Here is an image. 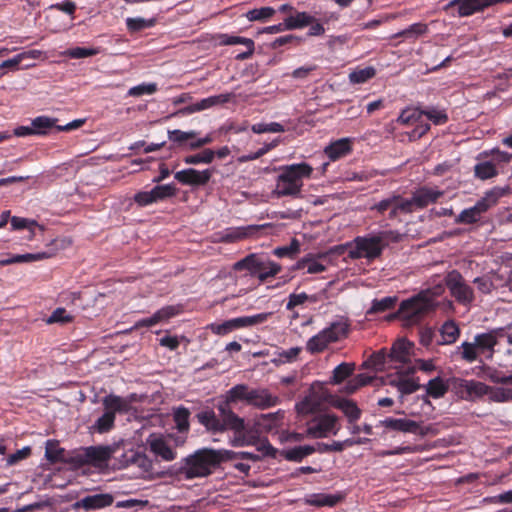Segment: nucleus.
<instances>
[{"mask_svg": "<svg viewBox=\"0 0 512 512\" xmlns=\"http://www.w3.org/2000/svg\"><path fill=\"white\" fill-rule=\"evenodd\" d=\"M279 174L272 195L280 197L300 196L304 180L309 179L313 173V167L306 162L284 165L278 168Z\"/></svg>", "mask_w": 512, "mask_h": 512, "instance_id": "nucleus-1", "label": "nucleus"}, {"mask_svg": "<svg viewBox=\"0 0 512 512\" xmlns=\"http://www.w3.org/2000/svg\"><path fill=\"white\" fill-rule=\"evenodd\" d=\"M220 418L214 411H203L197 415L199 422L212 432H223L226 429L233 430L235 433L243 432L245 429L244 419L239 417L227 405L218 404Z\"/></svg>", "mask_w": 512, "mask_h": 512, "instance_id": "nucleus-2", "label": "nucleus"}, {"mask_svg": "<svg viewBox=\"0 0 512 512\" xmlns=\"http://www.w3.org/2000/svg\"><path fill=\"white\" fill-rule=\"evenodd\" d=\"M217 467L214 449L203 448L182 460L178 473L191 480L209 476Z\"/></svg>", "mask_w": 512, "mask_h": 512, "instance_id": "nucleus-3", "label": "nucleus"}, {"mask_svg": "<svg viewBox=\"0 0 512 512\" xmlns=\"http://www.w3.org/2000/svg\"><path fill=\"white\" fill-rule=\"evenodd\" d=\"M392 232H380L374 235L359 236L350 244L348 256L351 259L366 258L373 260L382 254L384 248L387 246V238Z\"/></svg>", "mask_w": 512, "mask_h": 512, "instance_id": "nucleus-4", "label": "nucleus"}, {"mask_svg": "<svg viewBox=\"0 0 512 512\" xmlns=\"http://www.w3.org/2000/svg\"><path fill=\"white\" fill-rule=\"evenodd\" d=\"M349 331L347 320L340 319L330 324L315 336L311 337L306 344V349L312 354L324 351L330 343L346 338Z\"/></svg>", "mask_w": 512, "mask_h": 512, "instance_id": "nucleus-5", "label": "nucleus"}, {"mask_svg": "<svg viewBox=\"0 0 512 512\" xmlns=\"http://www.w3.org/2000/svg\"><path fill=\"white\" fill-rule=\"evenodd\" d=\"M434 309L430 302L418 293L402 301L396 315L403 321L404 326H411L418 323L427 313Z\"/></svg>", "mask_w": 512, "mask_h": 512, "instance_id": "nucleus-6", "label": "nucleus"}, {"mask_svg": "<svg viewBox=\"0 0 512 512\" xmlns=\"http://www.w3.org/2000/svg\"><path fill=\"white\" fill-rule=\"evenodd\" d=\"M444 282L451 297L456 302L464 306H470L473 303L475 299L474 290L458 270L449 271L444 278Z\"/></svg>", "mask_w": 512, "mask_h": 512, "instance_id": "nucleus-7", "label": "nucleus"}, {"mask_svg": "<svg viewBox=\"0 0 512 512\" xmlns=\"http://www.w3.org/2000/svg\"><path fill=\"white\" fill-rule=\"evenodd\" d=\"M387 431H396L402 433H410L425 437L429 434L434 433V429L431 425L423 426L421 422L411 420L408 418H392L387 417L379 422Z\"/></svg>", "mask_w": 512, "mask_h": 512, "instance_id": "nucleus-8", "label": "nucleus"}, {"mask_svg": "<svg viewBox=\"0 0 512 512\" xmlns=\"http://www.w3.org/2000/svg\"><path fill=\"white\" fill-rule=\"evenodd\" d=\"M450 387L454 393L464 400H476L488 394L490 386L476 380L452 378Z\"/></svg>", "mask_w": 512, "mask_h": 512, "instance_id": "nucleus-9", "label": "nucleus"}, {"mask_svg": "<svg viewBox=\"0 0 512 512\" xmlns=\"http://www.w3.org/2000/svg\"><path fill=\"white\" fill-rule=\"evenodd\" d=\"M58 119L49 117V116H38L32 119V130L34 135L44 136L48 135L53 128H56L57 131H70L81 127L85 120L84 119H76L69 122L66 125H57Z\"/></svg>", "mask_w": 512, "mask_h": 512, "instance_id": "nucleus-10", "label": "nucleus"}, {"mask_svg": "<svg viewBox=\"0 0 512 512\" xmlns=\"http://www.w3.org/2000/svg\"><path fill=\"white\" fill-rule=\"evenodd\" d=\"M337 417L335 415H322L316 418L307 428L306 436L311 438H324L328 434H337L338 428H336Z\"/></svg>", "mask_w": 512, "mask_h": 512, "instance_id": "nucleus-11", "label": "nucleus"}, {"mask_svg": "<svg viewBox=\"0 0 512 512\" xmlns=\"http://www.w3.org/2000/svg\"><path fill=\"white\" fill-rule=\"evenodd\" d=\"M113 448L110 446H89L83 449L81 460L97 468L107 466L112 456Z\"/></svg>", "mask_w": 512, "mask_h": 512, "instance_id": "nucleus-12", "label": "nucleus"}, {"mask_svg": "<svg viewBox=\"0 0 512 512\" xmlns=\"http://www.w3.org/2000/svg\"><path fill=\"white\" fill-rule=\"evenodd\" d=\"M213 172V169L199 171L193 168H188L176 172L174 178L183 185L204 186L210 181Z\"/></svg>", "mask_w": 512, "mask_h": 512, "instance_id": "nucleus-13", "label": "nucleus"}, {"mask_svg": "<svg viewBox=\"0 0 512 512\" xmlns=\"http://www.w3.org/2000/svg\"><path fill=\"white\" fill-rule=\"evenodd\" d=\"M497 3H500V0H452L446 9L457 6L458 16L467 17Z\"/></svg>", "mask_w": 512, "mask_h": 512, "instance_id": "nucleus-14", "label": "nucleus"}, {"mask_svg": "<svg viewBox=\"0 0 512 512\" xmlns=\"http://www.w3.org/2000/svg\"><path fill=\"white\" fill-rule=\"evenodd\" d=\"M114 501V498L109 493H101L88 495L83 497L82 499L76 501L73 504L75 509H84L85 511L102 509L110 506Z\"/></svg>", "mask_w": 512, "mask_h": 512, "instance_id": "nucleus-15", "label": "nucleus"}, {"mask_svg": "<svg viewBox=\"0 0 512 512\" xmlns=\"http://www.w3.org/2000/svg\"><path fill=\"white\" fill-rule=\"evenodd\" d=\"M279 403V398L272 395L267 389H250L248 405L258 409H267Z\"/></svg>", "mask_w": 512, "mask_h": 512, "instance_id": "nucleus-16", "label": "nucleus"}, {"mask_svg": "<svg viewBox=\"0 0 512 512\" xmlns=\"http://www.w3.org/2000/svg\"><path fill=\"white\" fill-rule=\"evenodd\" d=\"M147 444L150 450L165 461H172L176 458V452L168 445L166 440L156 434H151L147 438Z\"/></svg>", "mask_w": 512, "mask_h": 512, "instance_id": "nucleus-17", "label": "nucleus"}, {"mask_svg": "<svg viewBox=\"0 0 512 512\" xmlns=\"http://www.w3.org/2000/svg\"><path fill=\"white\" fill-rule=\"evenodd\" d=\"M249 392L250 388L246 384H238L233 386L231 389L226 391V393L222 396V401L219 402L220 405H227V407L231 408L232 404L237 403L238 401H244L248 404L249 401Z\"/></svg>", "mask_w": 512, "mask_h": 512, "instance_id": "nucleus-18", "label": "nucleus"}, {"mask_svg": "<svg viewBox=\"0 0 512 512\" xmlns=\"http://www.w3.org/2000/svg\"><path fill=\"white\" fill-rule=\"evenodd\" d=\"M179 313V308L176 306H166L155 312L152 316L139 320L135 327H151L157 323L167 320Z\"/></svg>", "mask_w": 512, "mask_h": 512, "instance_id": "nucleus-19", "label": "nucleus"}, {"mask_svg": "<svg viewBox=\"0 0 512 512\" xmlns=\"http://www.w3.org/2000/svg\"><path fill=\"white\" fill-rule=\"evenodd\" d=\"M259 226L249 225L246 227H237L226 230L224 233L220 234L217 241L225 242V243H233L244 238L249 237L253 232L257 231Z\"/></svg>", "mask_w": 512, "mask_h": 512, "instance_id": "nucleus-20", "label": "nucleus"}, {"mask_svg": "<svg viewBox=\"0 0 512 512\" xmlns=\"http://www.w3.org/2000/svg\"><path fill=\"white\" fill-rule=\"evenodd\" d=\"M446 391L447 387L444 385L441 378L437 377L431 379L426 387L427 395L420 398L422 401V407L426 406L430 411H432V403L428 399V396H432L433 398H440L446 393Z\"/></svg>", "mask_w": 512, "mask_h": 512, "instance_id": "nucleus-21", "label": "nucleus"}, {"mask_svg": "<svg viewBox=\"0 0 512 512\" xmlns=\"http://www.w3.org/2000/svg\"><path fill=\"white\" fill-rule=\"evenodd\" d=\"M351 139L350 138H342L325 148V154L330 160H337L345 155H347L351 151Z\"/></svg>", "mask_w": 512, "mask_h": 512, "instance_id": "nucleus-22", "label": "nucleus"}, {"mask_svg": "<svg viewBox=\"0 0 512 512\" xmlns=\"http://www.w3.org/2000/svg\"><path fill=\"white\" fill-rule=\"evenodd\" d=\"M502 329L499 330H491L487 333L478 334L474 337V341L479 348V350L484 351L488 350L490 352L489 357H492L494 352V347L498 343V333H500Z\"/></svg>", "mask_w": 512, "mask_h": 512, "instance_id": "nucleus-23", "label": "nucleus"}, {"mask_svg": "<svg viewBox=\"0 0 512 512\" xmlns=\"http://www.w3.org/2000/svg\"><path fill=\"white\" fill-rule=\"evenodd\" d=\"M411 348L412 343L405 339H399L391 347L388 357L392 361L405 363L406 361H408Z\"/></svg>", "mask_w": 512, "mask_h": 512, "instance_id": "nucleus-24", "label": "nucleus"}, {"mask_svg": "<svg viewBox=\"0 0 512 512\" xmlns=\"http://www.w3.org/2000/svg\"><path fill=\"white\" fill-rule=\"evenodd\" d=\"M443 192L439 190H435L432 188H421L416 191L413 195V201L415 205L422 208L431 203H434L440 196H442Z\"/></svg>", "mask_w": 512, "mask_h": 512, "instance_id": "nucleus-25", "label": "nucleus"}, {"mask_svg": "<svg viewBox=\"0 0 512 512\" xmlns=\"http://www.w3.org/2000/svg\"><path fill=\"white\" fill-rule=\"evenodd\" d=\"M284 413L279 410L274 413L262 414L256 421V424L262 428L265 432H271L280 425V421L283 419Z\"/></svg>", "mask_w": 512, "mask_h": 512, "instance_id": "nucleus-26", "label": "nucleus"}, {"mask_svg": "<svg viewBox=\"0 0 512 512\" xmlns=\"http://www.w3.org/2000/svg\"><path fill=\"white\" fill-rule=\"evenodd\" d=\"M314 452H316L315 446L303 445L283 450L281 455L288 461L300 462L305 457L313 454Z\"/></svg>", "mask_w": 512, "mask_h": 512, "instance_id": "nucleus-27", "label": "nucleus"}, {"mask_svg": "<svg viewBox=\"0 0 512 512\" xmlns=\"http://www.w3.org/2000/svg\"><path fill=\"white\" fill-rule=\"evenodd\" d=\"M334 406L344 413L350 423L356 422L361 416V410L352 400L339 399Z\"/></svg>", "mask_w": 512, "mask_h": 512, "instance_id": "nucleus-28", "label": "nucleus"}, {"mask_svg": "<svg viewBox=\"0 0 512 512\" xmlns=\"http://www.w3.org/2000/svg\"><path fill=\"white\" fill-rule=\"evenodd\" d=\"M508 188L494 187L487 191L485 195L477 201L482 209L486 212L489 208L496 205L498 200L508 193Z\"/></svg>", "mask_w": 512, "mask_h": 512, "instance_id": "nucleus-29", "label": "nucleus"}, {"mask_svg": "<svg viewBox=\"0 0 512 512\" xmlns=\"http://www.w3.org/2000/svg\"><path fill=\"white\" fill-rule=\"evenodd\" d=\"M387 384L396 387L402 398L404 395L412 394L419 389V384L413 379L409 378H393L386 382Z\"/></svg>", "mask_w": 512, "mask_h": 512, "instance_id": "nucleus-30", "label": "nucleus"}, {"mask_svg": "<svg viewBox=\"0 0 512 512\" xmlns=\"http://www.w3.org/2000/svg\"><path fill=\"white\" fill-rule=\"evenodd\" d=\"M321 406L320 396L313 392L306 396L296 405V409L301 414H310L316 412Z\"/></svg>", "mask_w": 512, "mask_h": 512, "instance_id": "nucleus-31", "label": "nucleus"}, {"mask_svg": "<svg viewBox=\"0 0 512 512\" xmlns=\"http://www.w3.org/2000/svg\"><path fill=\"white\" fill-rule=\"evenodd\" d=\"M103 406L107 413H111L115 416L116 412H124L128 408V403L120 396L108 395L104 397Z\"/></svg>", "mask_w": 512, "mask_h": 512, "instance_id": "nucleus-32", "label": "nucleus"}, {"mask_svg": "<svg viewBox=\"0 0 512 512\" xmlns=\"http://www.w3.org/2000/svg\"><path fill=\"white\" fill-rule=\"evenodd\" d=\"M485 213V211L482 209L481 205H479L477 202L473 207L464 209L455 219L456 223L461 224H472L477 222L481 215Z\"/></svg>", "mask_w": 512, "mask_h": 512, "instance_id": "nucleus-33", "label": "nucleus"}, {"mask_svg": "<svg viewBox=\"0 0 512 512\" xmlns=\"http://www.w3.org/2000/svg\"><path fill=\"white\" fill-rule=\"evenodd\" d=\"M270 315H271V313H259V314L252 315V316H243V317L234 318L232 320L234 323V328L236 330V329H240V328H244V327H251V326H255V325L264 323Z\"/></svg>", "mask_w": 512, "mask_h": 512, "instance_id": "nucleus-34", "label": "nucleus"}, {"mask_svg": "<svg viewBox=\"0 0 512 512\" xmlns=\"http://www.w3.org/2000/svg\"><path fill=\"white\" fill-rule=\"evenodd\" d=\"M440 333L442 337V344H452L458 339L460 329L455 321L449 320L442 325Z\"/></svg>", "mask_w": 512, "mask_h": 512, "instance_id": "nucleus-35", "label": "nucleus"}, {"mask_svg": "<svg viewBox=\"0 0 512 512\" xmlns=\"http://www.w3.org/2000/svg\"><path fill=\"white\" fill-rule=\"evenodd\" d=\"M314 18L306 12H299L295 16H290L285 19V27L288 30L303 28L312 24Z\"/></svg>", "mask_w": 512, "mask_h": 512, "instance_id": "nucleus-36", "label": "nucleus"}, {"mask_svg": "<svg viewBox=\"0 0 512 512\" xmlns=\"http://www.w3.org/2000/svg\"><path fill=\"white\" fill-rule=\"evenodd\" d=\"M296 269H306L309 274H317L326 270V267L321 264L313 256H307L300 259L295 266Z\"/></svg>", "mask_w": 512, "mask_h": 512, "instance_id": "nucleus-37", "label": "nucleus"}, {"mask_svg": "<svg viewBox=\"0 0 512 512\" xmlns=\"http://www.w3.org/2000/svg\"><path fill=\"white\" fill-rule=\"evenodd\" d=\"M368 439H359L357 441H353V440H345L343 442H337V441H334L332 444H325V443H318L315 448H316V451L320 452V453H325V452H329V451H336V452H340L344 449L345 446H352L353 444H362V443H365Z\"/></svg>", "mask_w": 512, "mask_h": 512, "instance_id": "nucleus-38", "label": "nucleus"}, {"mask_svg": "<svg viewBox=\"0 0 512 512\" xmlns=\"http://www.w3.org/2000/svg\"><path fill=\"white\" fill-rule=\"evenodd\" d=\"M474 174L481 180H487L497 176L498 171L494 163L491 161H484L474 166Z\"/></svg>", "mask_w": 512, "mask_h": 512, "instance_id": "nucleus-39", "label": "nucleus"}, {"mask_svg": "<svg viewBox=\"0 0 512 512\" xmlns=\"http://www.w3.org/2000/svg\"><path fill=\"white\" fill-rule=\"evenodd\" d=\"M234 97V94L232 93H225L215 96H210L208 98L202 99L201 101L197 102V106L199 107V111L206 110L208 108H211L213 106L224 104L229 102Z\"/></svg>", "mask_w": 512, "mask_h": 512, "instance_id": "nucleus-40", "label": "nucleus"}, {"mask_svg": "<svg viewBox=\"0 0 512 512\" xmlns=\"http://www.w3.org/2000/svg\"><path fill=\"white\" fill-rule=\"evenodd\" d=\"M215 158V151L205 149L202 152L184 157L183 161L188 165H196L199 163L210 164Z\"/></svg>", "mask_w": 512, "mask_h": 512, "instance_id": "nucleus-41", "label": "nucleus"}, {"mask_svg": "<svg viewBox=\"0 0 512 512\" xmlns=\"http://www.w3.org/2000/svg\"><path fill=\"white\" fill-rule=\"evenodd\" d=\"M355 369L354 363H341L333 370L332 382L339 384L352 375Z\"/></svg>", "mask_w": 512, "mask_h": 512, "instance_id": "nucleus-42", "label": "nucleus"}, {"mask_svg": "<svg viewBox=\"0 0 512 512\" xmlns=\"http://www.w3.org/2000/svg\"><path fill=\"white\" fill-rule=\"evenodd\" d=\"M74 316L66 311V309L59 307L56 308L51 315L45 320L46 324H60L65 325L71 323Z\"/></svg>", "mask_w": 512, "mask_h": 512, "instance_id": "nucleus-43", "label": "nucleus"}, {"mask_svg": "<svg viewBox=\"0 0 512 512\" xmlns=\"http://www.w3.org/2000/svg\"><path fill=\"white\" fill-rule=\"evenodd\" d=\"M423 116V110L417 108H406L399 115L397 121L403 125L420 122Z\"/></svg>", "mask_w": 512, "mask_h": 512, "instance_id": "nucleus-44", "label": "nucleus"}, {"mask_svg": "<svg viewBox=\"0 0 512 512\" xmlns=\"http://www.w3.org/2000/svg\"><path fill=\"white\" fill-rule=\"evenodd\" d=\"M261 262L255 255H249L244 259L236 262L234 264L235 270L247 269L251 273L256 274L259 269H261Z\"/></svg>", "mask_w": 512, "mask_h": 512, "instance_id": "nucleus-45", "label": "nucleus"}, {"mask_svg": "<svg viewBox=\"0 0 512 512\" xmlns=\"http://www.w3.org/2000/svg\"><path fill=\"white\" fill-rule=\"evenodd\" d=\"M198 132L195 130L182 131L179 129L168 131V139L178 145H183L190 139H195Z\"/></svg>", "mask_w": 512, "mask_h": 512, "instance_id": "nucleus-46", "label": "nucleus"}, {"mask_svg": "<svg viewBox=\"0 0 512 512\" xmlns=\"http://www.w3.org/2000/svg\"><path fill=\"white\" fill-rule=\"evenodd\" d=\"M375 69L373 67H366L358 69L349 74V81L353 84H362L375 76Z\"/></svg>", "mask_w": 512, "mask_h": 512, "instance_id": "nucleus-47", "label": "nucleus"}, {"mask_svg": "<svg viewBox=\"0 0 512 512\" xmlns=\"http://www.w3.org/2000/svg\"><path fill=\"white\" fill-rule=\"evenodd\" d=\"M343 499L341 495H327V494H318L314 495L308 503L315 506H329L332 507L336 505Z\"/></svg>", "mask_w": 512, "mask_h": 512, "instance_id": "nucleus-48", "label": "nucleus"}, {"mask_svg": "<svg viewBox=\"0 0 512 512\" xmlns=\"http://www.w3.org/2000/svg\"><path fill=\"white\" fill-rule=\"evenodd\" d=\"M261 266V269L256 273L261 281H265L267 278L275 276L281 270V266L279 264L269 260L262 261Z\"/></svg>", "mask_w": 512, "mask_h": 512, "instance_id": "nucleus-49", "label": "nucleus"}, {"mask_svg": "<svg viewBox=\"0 0 512 512\" xmlns=\"http://www.w3.org/2000/svg\"><path fill=\"white\" fill-rule=\"evenodd\" d=\"M300 252V243L297 239H292L289 245L277 247L273 253L279 258L289 257L293 258Z\"/></svg>", "mask_w": 512, "mask_h": 512, "instance_id": "nucleus-50", "label": "nucleus"}, {"mask_svg": "<svg viewBox=\"0 0 512 512\" xmlns=\"http://www.w3.org/2000/svg\"><path fill=\"white\" fill-rule=\"evenodd\" d=\"M489 399L494 402H510L512 401V393L510 388L492 387L487 394Z\"/></svg>", "mask_w": 512, "mask_h": 512, "instance_id": "nucleus-51", "label": "nucleus"}, {"mask_svg": "<svg viewBox=\"0 0 512 512\" xmlns=\"http://www.w3.org/2000/svg\"><path fill=\"white\" fill-rule=\"evenodd\" d=\"M190 412L187 408L179 407L175 409L173 417L179 431H187L189 429Z\"/></svg>", "mask_w": 512, "mask_h": 512, "instance_id": "nucleus-52", "label": "nucleus"}, {"mask_svg": "<svg viewBox=\"0 0 512 512\" xmlns=\"http://www.w3.org/2000/svg\"><path fill=\"white\" fill-rule=\"evenodd\" d=\"M114 421L115 416L105 411V413L94 423L93 428L99 433H105L112 429Z\"/></svg>", "mask_w": 512, "mask_h": 512, "instance_id": "nucleus-53", "label": "nucleus"}, {"mask_svg": "<svg viewBox=\"0 0 512 512\" xmlns=\"http://www.w3.org/2000/svg\"><path fill=\"white\" fill-rule=\"evenodd\" d=\"M176 188L173 184L157 185L152 189L154 201L163 200L176 194Z\"/></svg>", "mask_w": 512, "mask_h": 512, "instance_id": "nucleus-54", "label": "nucleus"}, {"mask_svg": "<svg viewBox=\"0 0 512 512\" xmlns=\"http://www.w3.org/2000/svg\"><path fill=\"white\" fill-rule=\"evenodd\" d=\"M275 14V10L272 7H261L259 9H252L246 13V17L249 21H263Z\"/></svg>", "mask_w": 512, "mask_h": 512, "instance_id": "nucleus-55", "label": "nucleus"}, {"mask_svg": "<svg viewBox=\"0 0 512 512\" xmlns=\"http://www.w3.org/2000/svg\"><path fill=\"white\" fill-rule=\"evenodd\" d=\"M461 351V358L467 362H473L477 359L478 356V350L475 341L473 343L470 342H463L461 346L458 347V350Z\"/></svg>", "mask_w": 512, "mask_h": 512, "instance_id": "nucleus-56", "label": "nucleus"}, {"mask_svg": "<svg viewBox=\"0 0 512 512\" xmlns=\"http://www.w3.org/2000/svg\"><path fill=\"white\" fill-rule=\"evenodd\" d=\"M157 91L156 83H142L128 90V95L132 97H140L143 95H152Z\"/></svg>", "mask_w": 512, "mask_h": 512, "instance_id": "nucleus-57", "label": "nucleus"}, {"mask_svg": "<svg viewBox=\"0 0 512 512\" xmlns=\"http://www.w3.org/2000/svg\"><path fill=\"white\" fill-rule=\"evenodd\" d=\"M11 226L14 230L27 228L32 232V234L34 233L33 229L35 227H38L40 230H43V227L37 224L36 221L16 216L11 218Z\"/></svg>", "mask_w": 512, "mask_h": 512, "instance_id": "nucleus-58", "label": "nucleus"}, {"mask_svg": "<svg viewBox=\"0 0 512 512\" xmlns=\"http://www.w3.org/2000/svg\"><path fill=\"white\" fill-rule=\"evenodd\" d=\"M54 253L50 252H38V253H27L21 255H14L15 263H28L34 261H41L44 259L51 258Z\"/></svg>", "mask_w": 512, "mask_h": 512, "instance_id": "nucleus-59", "label": "nucleus"}, {"mask_svg": "<svg viewBox=\"0 0 512 512\" xmlns=\"http://www.w3.org/2000/svg\"><path fill=\"white\" fill-rule=\"evenodd\" d=\"M395 302L396 298L394 297H385L380 300H374L371 308L368 310V313L372 314L389 310L394 306Z\"/></svg>", "mask_w": 512, "mask_h": 512, "instance_id": "nucleus-60", "label": "nucleus"}, {"mask_svg": "<svg viewBox=\"0 0 512 512\" xmlns=\"http://www.w3.org/2000/svg\"><path fill=\"white\" fill-rule=\"evenodd\" d=\"M251 130L257 134L265 133V132L280 133V132L285 131L283 125H281L280 123H277V122H272L269 124L257 123L251 127Z\"/></svg>", "mask_w": 512, "mask_h": 512, "instance_id": "nucleus-61", "label": "nucleus"}, {"mask_svg": "<svg viewBox=\"0 0 512 512\" xmlns=\"http://www.w3.org/2000/svg\"><path fill=\"white\" fill-rule=\"evenodd\" d=\"M444 292V286L442 284H437L431 288L423 289L419 293L423 298H426L430 304L436 308L435 299L442 295Z\"/></svg>", "mask_w": 512, "mask_h": 512, "instance_id": "nucleus-62", "label": "nucleus"}, {"mask_svg": "<svg viewBox=\"0 0 512 512\" xmlns=\"http://www.w3.org/2000/svg\"><path fill=\"white\" fill-rule=\"evenodd\" d=\"M64 450L60 448L55 442L47 441L45 456L50 462H57L62 459Z\"/></svg>", "mask_w": 512, "mask_h": 512, "instance_id": "nucleus-63", "label": "nucleus"}, {"mask_svg": "<svg viewBox=\"0 0 512 512\" xmlns=\"http://www.w3.org/2000/svg\"><path fill=\"white\" fill-rule=\"evenodd\" d=\"M423 115H425L435 125H442L448 120L447 114L443 110L436 108L423 110Z\"/></svg>", "mask_w": 512, "mask_h": 512, "instance_id": "nucleus-64", "label": "nucleus"}]
</instances>
